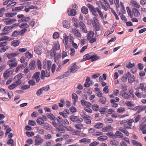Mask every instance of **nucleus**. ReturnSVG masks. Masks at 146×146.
I'll use <instances>...</instances> for the list:
<instances>
[{
    "instance_id": "1",
    "label": "nucleus",
    "mask_w": 146,
    "mask_h": 146,
    "mask_svg": "<svg viewBox=\"0 0 146 146\" xmlns=\"http://www.w3.org/2000/svg\"><path fill=\"white\" fill-rule=\"evenodd\" d=\"M56 119L59 124L62 126L66 128L67 129V130L70 131H72L73 130L71 127L69 126H68L67 127H66V124L69 125V121L67 119H65L64 120L59 116L57 117Z\"/></svg>"
},
{
    "instance_id": "2",
    "label": "nucleus",
    "mask_w": 146,
    "mask_h": 146,
    "mask_svg": "<svg viewBox=\"0 0 146 146\" xmlns=\"http://www.w3.org/2000/svg\"><path fill=\"white\" fill-rule=\"evenodd\" d=\"M92 53H90L84 55L83 57V59L81 61V62H82L91 59L90 61L92 62L96 61L99 59L100 57L96 54L92 55Z\"/></svg>"
},
{
    "instance_id": "3",
    "label": "nucleus",
    "mask_w": 146,
    "mask_h": 146,
    "mask_svg": "<svg viewBox=\"0 0 146 146\" xmlns=\"http://www.w3.org/2000/svg\"><path fill=\"white\" fill-rule=\"evenodd\" d=\"M134 121L133 119H130L128 121L122 120L121 122V124H123L124 127L126 129H131V123Z\"/></svg>"
},
{
    "instance_id": "4",
    "label": "nucleus",
    "mask_w": 146,
    "mask_h": 146,
    "mask_svg": "<svg viewBox=\"0 0 146 146\" xmlns=\"http://www.w3.org/2000/svg\"><path fill=\"white\" fill-rule=\"evenodd\" d=\"M24 76V74L21 73H19L15 76L14 78V80L15 82H14L18 86L20 85L22 83V81L21 79L23 78Z\"/></svg>"
},
{
    "instance_id": "5",
    "label": "nucleus",
    "mask_w": 146,
    "mask_h": 146,
    "mask_svg": "<svg viewBox=\"0 0 146 146\" xmlns=\"http://www.w3.org/2000/svg\"><path fill=\"white\" fill-rule=\"evenodd\" d=\"M87 6L89 8V10L92 15H94L96 17H97L98 16L97 12L98 11V10L99 9L98 7H97L95 8L93 5L89 3L87 4Z\"/></svg>"
},
{
    "instance_id": "6",
    "label": "nucleus",
    "mask_w": 146,
    "mask_h": 146,
    "mask_svg": "<svg viewBox=\"0 0 146 146\" xmlns=\"http://www.w3.org/2000/svg\"><path fill=\"white\" fill-rule=\"evenodd\" d=\"M34 137L35 139V145H41L43 142V139L41 138L40 136L37 135Z\"/></svg>"
},
{
    "instance_id": "7",
    "label": "nucleus",
    "mask_w": 146,
    "mask_h": 146,
    "mask_svg": "<svg viewBox=\"0 0 146 146\" xmlns=\"http://www.w3.org/2000/svg\"><path fill=\"white\" fill-rule=\"evenodd\" d=\"M60 48V45L58 41L54 42V46L50 50V53L56 52V51L59 50Z\"/></svg>"
},
{
    "instance_id": "8",
    "label": "nucleus",
    "mask_w": 146,
    "mask_h": 146,
    "mask_svg": "<svg viewBox=\"0 0 146 146\" xmlns=\"http://www.w3.org/2000/svg\"><path fill=\"white\" fill-rule=\"evenodd\" d=\"M80 67L76 65V62H74L72 64L71 68L69 69L70 72L73 73L76 72Z\"/></svg>"
},
{
    "instance_id": "9",
    "label": "nucleus",
    "mask_w": 146,
    "mask_h": 146,
    "mask_svg": "<svg viewBox=\"0 0 146 146\" xmlns=\"http://www.w3.org/2000/svg\"><path fill=\"white\" fill-rule=\"evenodd\" d=\"M50 56L54 58V62H58L59 59L61 57V54L60 53L56 54V52L54 53H50Z\"/></svg>"
},
{
    "instance_id": "10",
    "label": "nucleus",
    "mask_w": 146,
    "mask_h": 146,
    "mask_svg": "<svg viewBox=\"0 0 146 146\" xmlns=\"http://www.w3.org/2000/svg\"><path fill=\"white\" fill-rule=\"evenodd\" d=\"M79 25L81 27L80 29L82 32L83 33H87V29L84 23L82 22H80L79 23Z\"/></svg>"
},
{
    "instance_id": "11",
    "label": "nucleus",
    "mask_w": 146,
    "mask_h": 146,
    "mask_svg": "<svg viewBox=\"0 0 146 146\" xmlns=\"http://www.w3.org/2000/svg\"><path fill=\"white\" fill-rule=\"evenodd\" d=\"M73 33L76 37L80 38L81 37V34L80 33L79 30L73 28L72 29Z\"/></svg>"
},
{
    "instance_id": "12",
    "label": "nucleus",
    "mask_w": 146,
    "mask_h": 146,
    "mask_svg": "<svg viewBox=\"0 0 146 146\" xmlns=\"http://www.w3.org/2000/svg\"><path fill=\"white\" fill-rule=\"evenodd\" d=\"M127 74L129 76L128 78L129 82L130 83H132L135 81V77L134 75H131L129 72H128Z\"/></svg>"
},
{
    "instance_id": "13",
    "label": "nucleus",
    "mask_w": 146,
    "mask_h": 146,
    "mask_svg": "<svg viewBox=\"0 0 146 146\" xmlns=\"http://www.w3.org/2000/svg\"><path fill=\"white\" fill-rule=\"evenodd\" d=\"M120 95L122 96L124 98L128 99L129 98V95L127 94L125 92L121 91L120 92Z\"/></svg>"
},
{
    "instance_id": "14",
    "label": "nucleus",
    "mask_w": 146,
    "mask_h": 146,
    "mask_svg": "<svg viewBox=\"0 0 146 146\" xmlns=\"http://www.w3.org/2000/svg\"><path fill=\"white\" fill-rule=\"evenodd\" d=\"M62 25L63 27L67 29H69L70 27V24L68 21L66 20H65L62 23Z\"/></svg>"
},
{
    "instance_id": "15",
    "label": "nucleus",
    "mask_w": 146,
    "mask_h": 146,
    "mask_svg": "<svg viewBox=\"0 0 146 146\" xmlns=\"http://www.w3.org/2000/svg\"><path fill=\"white\" fill-rule=\"evenodd\" d=\"M110 144L112 146H119V142L116 140L112 139L110 141Z\"/></svg>"
},
{
    "instance_id": "16",
    "label": "nucleus",
    "mask_w": 146,
    "mask_h": 146,
    "mask_svg": "<svg viewBox=\"0 0 146 146\" xmlns=\"http://www.w3.org/2000/svg\"><path fill=\"white\" fill-rule=\"evenodd\" d=\"M31 18L28 17H25L23 18L22 19H20L18 20L19 23L25 22L26 23L29 21L30 20Z\"/></svg>"
},
{
    "instance_id": "17",
    "label": "nucleus",
    "mask_w": 146,
    "mask_h": 146,
    "mask_svg": "<svg viewBox=\"0 0 146 146\" xmlns=\"http://www.w3.org/2000/svg\"><path fill=\"white\" fill-rule=\"evenodd\" d=\"M132 11L135 17H138L139 16L140 13L137 9L135 8H133Z\"/></svg>"
},
{
    "instance_id": "18",
    "label": "nucleus",
    "mask_w": 146,
    "mask_h": 146,
    "mask_svg": "<svg viewBox=\"0 0 146 146\" xmlns=\"http://www.w3.org/2000/svg\"><path fill=\"white\" fill-rule=\"evenodd\" d=\"M113 129V128L111 126H108L102 128V131L103 132L109 131H111Z\"/></svg>"
},
{
    "instance_id": "19",
    "label": "nucleus",
    "mask_w": 146,
    "mask_h": 146,
    "mask_svg": "<svg viewBox=\"0 0 146 146\" xmlns=\"http://www.w3.org/2000/svg\"><path fill=\"white\" fill-rule=\"evenodd\" d=\"M19 54V53L18 52L12 53L8 54L7 56L9 59H11L16 56L18 55Z\"/></svg>"
},
{
    "instance_id": "20",
    "label": "nucleus",
    "mask_w": 146,
    "mask_h": 146,
    "mask_svg": "<svg viewBox=\"0 0 146 146\" xmlns=\"http://www.w3.org/2000/svg\"><path fill=\"white\" fill-rule=\"evenodd\" d=\"M91 142V140L88 139L87 138H85L79 140V142L81 143H90Z\"/></svg>"
},
{
    "instance_id": "21",
    "label": "nucleus",
    "mask_w": 146,
    "mask_h": 146,
    "mask_svg": "<svg viewBox=\"0 0 146 146\" xmlns=\"http://www.w3.org/2000/svg\"><path fill=\"white\" fill-rule=\"evenodd\" d=\"M115 136L116 137V138L117 137L122 138L123 137V134L120 132L118 131H116L115 134Z\"/></svg>"
},
{
    "instance_id": "22",
    "label": "nucleus",
    "mask_w": 146,
    "mask_h": 146,
    "mask_svg": "<svg viewBox=\"0 0 146 146\" xmlns=\"http://www.w3.org/2000/svg\"><path fill=\"white\" fill-rule=\"evenodd\" d=\"M47 116L51 120H56V117L55 116L51 113H47Z\"/></svg>"
},
{
    "instance_id": "23",
    "label": "nucleus",
    "mask_w": 146,
    "mask_h": 146,
    "mask_svg": "<svg viewBox=\"0 0 146 146\" xmlns=\"http://www.w3.org/2000/svg\"><path fill=\"white\" fill-rule=\"evenodd\" d=\"M24 6H22L19 7H15L14 8H12V10L13 11H20L21 10L24 8Z\"/></svg>"
},
{
    "instance_id": "24",
    "label": "nucleus",
    "mask_w": 146,
    "mask_h": 146,
    "mask_svg": "<svg viewBox=\"0 0 146 146\" xmlns=\"http://www.w3.org/2000/svg\"><path fill=\"white\" fill-rule=\"evenodd\" d=\"M20 43V41L17 40H15L11 42V45L13 46H17L19 45Z\"/></svg>"
},
{
    "instance_id": "25",
    "label": "nucleus",
    "mask_w": 146,
    "mask_h": 146,
    "mask_svg": "<svg viewBox=\"0 0 146 146\" xmlns=\"http://www.w3.org/2000/svg\"><path fill=\"white\" fill-rule=\"evenodd\" d=\"M103 124L101 123H98L94 126V127L96 129L101 128L103 127Z\"/></svg>"
},
{
    "instance_id": "26",
    "label": "nucleus",
    "mask_w": 146,
    "mask_h": 146,
    "mask_svg": "<svg viewBox=\"0 0 146 146\" xmlns=\"http://www.w3.org/2000/svg\"><path fill=\"white\" fill-rule=\"evenodd\" d=\"M78 117L76 116L72 115L70 116V119L72 122H75L77 123Z\"/></svg>"
},
{
    "instance_id": "27",
    "label": "nucleus",
    "mask_w": 146,
    "mask_h": 146,
    "mask_svg": "<svg viewBox=\"0 0 146 146\" xmlns=\"http://www.w3.org/2000/svg\"><path fill=\"white\" fill-rule=\"evenodd\" d=\"M81 11L83 14H87L88 12V8L85 6H83L82 7Z\"/></svg>"
},
{
    "instance_id": "28",
    "label": "nucleus",
    "mask_w": 146,
    "mask_h": 146,
    "mask_svg": "<svg viewBox=\"0 0 146 146\" xmlns=\"http://www.w3.org/2000/svg\"><path fill=\"white\" fill-rule=\"evenodd\" d=\"M44 120L41 118H38L36 120V122L39 125L44 124L46 125V123H44Z\"/></svg>"
},
{
    "instance_id": "29",
    "label": "nucleus",
    "mask_w": 146,
    "mask_h": 146,
    "mask_svg": "<svg viewBox=\"0 0 146 146\" xmlns=\"http://www.w3.org/2000/svg\"><path fill=\"white\" fill-rule=\"evenodd\" d=\"M17 14V13L15 12L14 13H5V16L7 17H14V16L16 15Z\"/></svg>"
},
{
    "instance_id": "30",
    "label": "nucleus",
    "mask_w": 146,
    "mask_h": 146,
    "mask_svg": "<svg viewBox=\"0 0 146 146\" xmlns=\"http://www.w3.org/2000/svg\"><path fill=\"white\" fill-rule=\"evenodd\" d=\"M13 29V27H11V26H5L2 30V32L8 31L12 30Z\"/></svg>"
},
{
    "instance_id": "31",
    "label": "nucleus",
    "mask_w": 146,
    "mask_h": 146,
    "mask_svg": "<svg viewBox=\"0 0 146 146\" xmlns=\"http://www.w3.org/2000/svg\"><path fill=\"white\" fill-rule=\"evenodd\" d=\"M94 34V33L92 31H90L88 33L87 37V40H89L90 39L91 37H93Z\"/></svg>"
},
{
    "instance_id": "32",
    "label": "nucleus",
    "mask_w": 146,
    "mask_h": 146,
    "mask_svg": "<svg viewBox=\"0 0 146 146\" xmlns=\"http://www.w3.org/2000/svg\"><path fill=\"white\" fill-rule=\"evenodd\" d=\"M126 10L129 16L131 18H132L133 17V14L132 13L131 11L130 8L128 7H127Z\"/></svg>"
},
{
    "instance_id": "33",
    "label": "nucleus",
    "mask_w": 146,
    "mask_h": 146,
    "mask_svg": "<svg viewBox=\"0 0 146 146\" xmlns=\"http://www.w3.org/2000/svg\"><path fill=\"white\" fill-rule=\"evenodd\" d=\"M68 37L65 33L64 34L63 36V41L65 42V45H67L68 43Z\"/></svg>"
},
{
    "instance_id": "34",
    "label": "nucleus",
    "mask_w": 146,
    "mask_h": 146,
    "mask_svg": "<svg viewBox=\"0 0 146 146\" xmlns=\"http://www.w3.org/2000/svg\"><path fill=\"white\" fill-rule=\"evenodd\" d=\"M126 67L128 68H132L134 66L135 64L133 63L132 64L130 62H127L126 64Z\"/></svg>"
},
{
    "instance_id": "35",
    "label": "nucleus",
    "mask_w": 146,
    "mask_h": 146,
    "mask_svg": "<svg viewBox=\"0 0 146 146\" xmlns=\"http://www.w3.org/2000/svg\"><path fill=\"white\" fill-rule=\"evenodd\" d=\"M92 108L93 110L96 111H98L100 109V107L99 106L96 104L92 105Z\"/></svg>"
},
{
    "instance_id": "36",
    "label": "nucleus",
    "mask_w": 146,
    "mask_h": 146,
    "mask_svg": "<svg viewBox=\"0 0 146 146\" xmlns=\"http://www.w3.org/2000/svg\"><path fill=\"white\" fill-rule=\"evenodd\" d=\"M56 131L61 133H64L65 131V129L63 127H56Z\"/></svg>"
},
{
    "instance_id": "37",
    "label": "nucleus",
    "mask_w": 146,
    "mask_h": 146,
    "mask_svg": "<svg viewBox=\"0 0 146 146\" xmlns=\"http://www.w3.org/2000/svg\"><path fill=\"white\" fill-rule=\"evenodd\" d=\"M100 141L106 140L108 139V137L106 136H101L97 138Z\"/></svg>"
},
{
    "instance_id": "38",
    "label": "nucleus",
    "mask_w": 146,
    "mask_h": 146,
    "mask_svg": "<svg viewBox=\"0 0 146 146\" xmlns=\"http://www.w3.org/2000/svg\"><path fill=\"white\" fill-rule=\"evenodd\" d=\"M126 105L129 107V109L132 108L134 106V104L132 103L131 102H127L125 103Z\"/></svg>"
},
{
    "instance_id": "39",
    "label": "nucleus",
    "mask_w": 146,
    "mask_h": 146,
    "mask_svg": "<svg viewBox=\"0 0 146 146\" xmlns=\"http://www.w3.org/2000/svg\"><path fill=\"white\" fill-rule=\"evenodd\" d=\"M131 143L134 145H136L137 146H142V145L141 144L136 140H132L131 141Z\"/></svg>"
},
{
    "instance_id": "40",
    "label": "nucleus",
    "mask_w": 146,
    "mask_h": 146,
    "mask_svg": "<svg viewBox=\"0 0 146 146\" xmlns=\"http://www.w3.org/2000/svg\"><path fill=\"white\" fill-rule=\"evenodd\" d=\"M35 62L34 60H32L31 62L29 64V67L30 69L31 70H33L35 68Z\"/></svg>"
},
{
    "instance_id": "41",
    "label": "nucleus",
    "mask_w": 146,
    "mask_h": 146,
    "mask_svg": "<svg viewBox=\"0 0 146 146\" xmlns=\"http://www.w3.org/2000/svg\"><path fill=\"white\" fill-rule=\"evenodd\" d=\"M17 86H18L15 83L13 82L12 84L9 85L8 86V88L9 89L11 90L16 87Z\"/></svg>"
},
{
    "instance_id": "42",
    "label": "nucleus",
    "mask_w": 146,
    "mask_h": 146,
    "mask_svg": "<svg viewBox=\"0 0 146 146\" xmlns=\"http://www.w3.org/2000/svg\"><path fill=\"white\" fill-rule=\"evenodd\" d=\"M9 65L10 68H14L17 65V62H11L9 63H7Z\"/></svg>"
},
{
    "instance_id": "43",
    "label": "nucleus",
    "mask_w": 146,
    "mask_h": 146,
    "mask_svg": "<svg viewBox=\"0 0 146 146\" xmlns=\"http://www.w3.org/2000/svg\"><path fill=\"white\" fill-rule=\"evenodd\" d=\"M128 75L127 74H126L125 76H123L121 78V80L122 82H127V77Z\"/></svg>"
},
{
    "instance_id": "44",
    "label": "nucleus",
    "mask_w": 146,
    "mask_h": 146,
    "mask_svg": "<svg viewBox=\"0 0 146 146\" xmlns=\"http://www.w3.org/2000/svg\"><path fill=\"white\" fill-rule=\"evenodd\" d=\"M106 135L108 136L111 137L113 139H116V137L115 136V134H113V133L112 132H108L106 133Z\"/></svg>"
},
{
    "instance_id": "45",
    "label": "nucleus",
    "mask_w": 146,
    "mask_h": 146,
    "mask_svg": "<svg viewBox=\"0 0 146 146\" xmlns=\"http://www.w3.org/2000/svg\"><path fill=\"white\" fill-rule=\"evenodd\" d=\"M99 102H101L102 104H105L106 102V98L104 97L100 98Z\"/></svg>"
},
{
    "instance_id": "46",
    "label": "nucleus",
    "mask_w": 146,
    "mask_h": 146,
    "mask_svg": "<svg viewBox=\"0 0 146 146\" xmlns=\"http://www.w3.org/2000/svg\"><path fill=\"white\" fill-rule=\"evenodd\" d=\"M26 134L27 136L29 137H32L35 135L34 132L33 131H27L26 132Z\"/></svg>"
},
{
    "instance_id": "47",
    "label": "nucleus",
    "mask_w": 146,
    "mask_h": 146,
    "mask_svg": "<svg viewBox=\"0 0 146 146\" xmlns=\"http://www.w3.org/2000/svg\"><path fill=\"white\" fill-rule=\"evenodd\" d=\"M93 25V27L94 28L96 31H98L100 30L99 23L94 24Z\"/></svg>"
},
{
    "instance_id": "48",
    "label": "nucleus",
    "mask_w": 146,
    "mask_h": 146,
    "mask_svg": "<svg viewBox=\"0 0 146 146\" xmlns=\"http://www.w3.org/2000/svg\"><path fill=\"white\" fill-rule=\"evenodd\" d=\"M146 108V106L145 107H141L140 106V107H139V108L138 109V111L137 113H140L141 111L144 110Z\"/></svg>"
},
{
    "instance_id": "49",
    "label": "nucleus",
    "mask_w": 146,
    "mask_h": 146,
    "mask_svg": "<svg viewBox=\"0 0 146 146\" xmlns=\"http://www.w3.org/2000/svg\"><path fill=\"white\" fill-rule=\"evenodd\" d=\"M41 78L42 80H43L45 76L46 77L45 72L44 70H42L41 72Z\"/></svg>"
},
{
    "instance_id": "50",
    "label": "nucleus",
    "mask_w": 146,
    "mask_h": 146,
    "mask_svg": "<svg viewBox=\"0 0 146 146\" xmlns=\"http://www.w3.org/2000/svg\"><path fill=\"white\" fill-rule=\"evenodd\" d=\"M115 100L114 99H111L110 100L111 103L113 104L112 106L114 108H116L118 106L117 104L115 102Z\"/></svg>"
},
{
    "instance_id": "51",
    "label": "nucleus",
    "mask_w": 146,
    "mask_h": 146,
    "mask_svg": "<svg viewBox=\"0 0 146 146\" xmlns=\"http://www.w3.org/2000/svg\"><path fill=\"white\" fill-rule=\"evenodd\" d=\"M121 88L122 89V90L121 91H123V92H125L127 89V85L125 84H123L121 85Z\"/></svg>"
},
{
    "instance_id": "52",
    "label": "nucleus",
    "mask_w": 146,
    "mask_h": 146,
    "mask_svg": "<svg viewBox=\"0 0 146 146\" xmlns=\"http://www.w3.org/2000/svg\"><path fill=\"white\" fill-rule=\"evenodd\" d=\"M131 3L134 5V7H135L139 8L140 7V5L135 1H132Z\"/></svg>"
},
{
    "instance_id": "53",
    "label": "nucleus",
    "mask_w": 146,
    "mask_h": 146,
    "mask_svg": "<svg viewBox=\"0 0 146 146\" xmlns=\"http://www.w3.org/2000/svg\"><path fill=\"white\" fill-rule=\"evenodd\" d=\"M30 87V86L29 85H25L21 86V89L23 90H24L27 89L29 88Z\"/></svg>"
},
{
    "instance_id": "54",
    "label": "nucleus",
    "mask_w": 146,
    "mask_h": 146,
    "mask_svg": "<svg viewBox=\"0 0 146 146\" xmlns=\"http://www.w3.org/2000/svg\"><path fill=\"white\" fill-rule=\"evenodd\" d=\"M19 27L21 28H23L25 27L27 28L29 27V25L27 23H22L20 25Z\"/></svg>"
},
{
    "instance_id": "55",
    "label": "nucleus",
    "mask_w": 146,
    "mask_h": 146,
    "mask_svg": "<svg viewBox=\"0 0 146 146\" xmlns=\"http://www.w3.org/2000/svg\"><path fill=\"white\" fill-rule=\"evenodd\" d=\"M130 95H129V98L131 97V98H133L135 97V95L133 94V92L132 90H130L129 91Z\"/></svg>"
},
{
    "instance_id": "56",
    "label": "nucleus",
    "mask_w": 146,
    "mask_h": 146,
    "mask_svg": "<svg viewBox=\"0 0 146 146\" xmlns=\"http://www.w3.org/2000/svg\"><path fill=\"white\" fill-rule=\"evenodd\" d=\"M19 35L18 32L17 31H15L12 33L11 36L14 37H16Z\"/></svg>"
},
{
    "instance_id": "57",
    "label": "nucleus",
    "mask_w": 146,
    "mask_h": 146,
    "mask_svg": "<svg viewBox=\"0 0 146 146\" xmlns=\"http://www.w3.org/2000/svg\"><path fill=\"white\" fill-rule=\"evenodd\" d=\"M28 124L33 126L36 125V123L35 121L31 120H29L28 121Z\"/></svg>"
},
{
    "instance_id": "58",
    "label": "nucleus",
    "mask_w": 146,
    "mask_h": 146,
    "mask_svg": "<svg viewBox=\"0 0 146 146\" xmlns=\"http://www.w3.org/2000/svg\"><path fill=\"white\" fill-rule=\"evenodd\" d=\"M72 134L76 135H80V131L76 130H73L72 131Z\"/></svg>"
},
{
    "instance_id": "59",
    "label": "nucleus",
    "mask_w": 146,
    "mask_h": 146,
    "mask_svg": "<svg viewBox=\"0 0 146 146\" xmlns=\"http://www.w3.org/2000/svg\"><path fill=\"white\" fill-rule=\"evenodd\" d=\"M25 55L26 57L28 58H30L33 56V55L29 52H26Z\"/></svg>"
},
{
    "instance_id": "60",
    "label": "nucleus",
    "mask_w": 146,
    "mask_h": 146,
    "mask_svg": "<svg viewBox=\"0 0 146 146\" xmlns=\"http://www.w3.org/2000/svg\"><path fill=\"white\" fill-rule=\"evenodd\" d=\"M76 13V11L74 9H72L70 11V14L71 16H75Z\"/></svg>"
},
{
    "instance_id": "61",
    "label": "nucleus",
    "mask_w": 146,
    "mask_h": 146,
    "mask_svg": "<svg viewBox=\"0 0 146 146\" xmlns=\"http://www.w3.org/2000/svg\"><path fill=\"white\" fill-rule=\"evenodd\" d=\"M40 72H36L34 74L33 76V78H38L39 77Z\"/></svg>"
},
{
    "instance_id": "62",
    "label": "nucleus",
    "mask_w": 146,
    "mask_h": 146,
    "mask_svg": "<svg viewBox=\"0 0 146 146\" xmlns=\"http://www.w3.org/2000/svg\"><path fill=\"white\" fill-rule=\"evenodd\" d=\"M72 98L74 100V101H76L78 99V97L77 95L75 93L73 94L72 96Z\"/></svg>"
},
{
    "instance_id": "63",
    "label": "nucleus",
    "mask_w": 146,
    "mask_h": 146,
    "mask_svg": "<svg viewBox=\"0 0 146 146\" xmlns=\"http://www.w3.org/2000/svg\"><path fill=\"white\" fill-rule=\"evenodd\" d=\"M27 30V29L25 28L23 29L20 31L18 32L19 35H22Z\"/></svg>"
},
{
    "instance_id": "64",
    "label": "nucleus",
    "mask_w": 146,
    "mask_h": 146,
    "mask_svg": "<svg viewBox=\"0 0 146 146\" xmlns=\"http://www.w3.org/2000/svg\"><path fill=\"white\" fill-rule=\"evenodd\" d=\"M142 130V133L144 134H146V125L145 124L143 125Z\"/></svg>"
}]
</instances>
